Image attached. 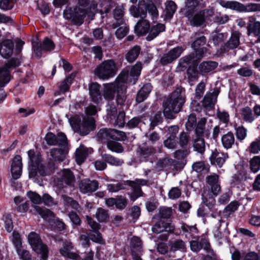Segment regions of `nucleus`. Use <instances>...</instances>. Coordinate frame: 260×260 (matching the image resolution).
Listing matches in <instances>:
<instances>
[{"label":"nucleus","instance_id":"nucleus-17","mask_svg":"<svg viewBox=\"0 0 260 260\" xmlns=\"http://www.w3.org/2000/svg\"><path fill=\"white\" fill-rule=\"evenodd\" d=\"M186 16L192 26H200L205 21V13L203 11L194 14V11L187 10Z\"/></svg>","mask_w":260,"mask_h":260},{"label":"nucleus","instance_id":"nucleus-41","mask_svg":"<svg viewBox=\"0 0 260 260\" xmlns=\"http://www.w3.org/2000/svg\"><path fill=\"white\" fill-rule=\"evenodd\" d=\"M166 26L165 24L158 23L153 26L150 30L148 35L146 37V39L148 41H150L155 38L160 32L165 30Z\"/></svg>","mask_w":260,"mask_h":260},{"label":"nucleus","instance_id":"nucleus-20","mask_svg":"<svg viewBox=\"0 0 260 260\" xmlns=\"http://www.w3.org/2000/svg\"><path fill=\"white\" fill-rule=\"evenodd\" d=\"M125 12L124 6L122 4L117 5L113 10V15L116 23L112 24V27L116 28L118 26H120L123 24H125V19L124 15Z\"/></svg>","mask_w":260,"mask_h":260},{"label":"nucleus","instance_id":"nucleus-39","mask_svg":"<svg viewBox=\"0 0 260 260\" xmlns=\"http://www.w3.org/2000/svg\"><path fill=\"white\" fill-rule=\"evenodd\" d=\"M126 88L127 86L124 82L118 86L116 95V102L118 105L122 106L124 104L127 97Z\"/></svg>","mask_w":260,"mask_h":260},{"label":"nucleus","instance_id":"nucleus-47","mask_svg":"<svg viewBox=\"0 0 260 260\" xmlns=\"http://www.w3.org/2000/svg\"><path fill=\"white\" fill-rule=\"evenodd\" d=\"M170 246V252L174 253L176 251H185L186 245L182 240H177L174 241H170L168 243Z\"/></svg>","mask_w":260,"mask_h":260},{"label":"nucleus","instance_id":"nucleus-62","mask_svg":"<svg viewBox=\"0 0 260 260\" xmlns=\"http://www.w3.org/2000/svg\"><path fill=\"white\" fill-rule=\"evenodd\" d=\"M107 146L108 148L115 152L121 153L123 151V148L121 145L114 141H109L107 142Z\"/></svg>","mask_w":260,"mask_h":260},{"label":"nucleus","instance_id":"nucleus-33","mask_svg":"<svg viewBox=\"0 0 260 260\" xmlns=\"http://www.w3.org/2000/svg\"><path fill=\"white\" fill-rule=\"evenodd\" d=\"M100 88V85L97 83H92L89 85V95L92 101L95 103L98 104L102 100Z\"/></svg>","mask_w":260,"mask_h":260},{"label":"nucleus","instance_id":"nucleus-27","mask_svg":"<svg viewBox=\"0 0 260 260\" xmlns=\"http://www.w3.org/2000/svg\"><path fill=\"white\" fill-rule=\"evenodd\" d=\"M206 181L211 187L210 191H212L213 195L215 196H217L221 191V187L219 184L218 175L216 174H213L207 176Z\"/></svg>","mask_w":260,"mask_h":260},{"label":"nucleus","instance_id":"nucleus-48","mask_svg":"<svg viewBox=\"0 0 260 260\" xmlns=\"http://www.w3.org/2000/svg\"><path fill=\"white\" fill-rule=\"evenodd\" d=\"M181 229L183 234L188 238L191 237L194 239L198 236L196 235L198 233V229L195 226H189L184 224L181 226Z\"/></svg>","mask_w":260,"mask_h":260},{"label":"nucleus","instance_id":"nucleus-15","mask_svg":"<svg viewBox=\"0 0 260 260\" xmlns=\"http://www.w3.org/2000/svg\"><path fill=\"white\" fill-rule=\"evenodd\" d=\"M183 51L181 46H177L170 50L168 53L164 54L161 57L160 62L162 65L171 63L178 58Z\"/></svg>","mask_w":260,"mask_h":260},{"label":"nucleus","instance_id":"nucleus-23","mask_svg":"<svg viewBox=\"0 0 260 260\" xmlns=\"http://www.w3.org/2000/svg\"><path fill=\"white\" fill-rule=\"evenodd\" d=\"M247 29L248 35L257 37V41L260 43V21L254 17H249Z\"/></svg>","mask_w":260,"mask_h":260},{"label":"nucleus","instance_id":"nucleus-52","mask_svg":"<svg viewBox=\"0 0 260 260\" xmlns=\"http://www.w3.org/2000/svg\"><path fill=\"white\" fill-rule=\"evenodd\" d=\"M186 75L189 83L197 81L199 77V72L194 66H189L187 70Z\"/></svg>","mask_w":260,"mask_h":260},{"label":"nucleus","instance_id":"nucleus-56","mask_svg":"<svg viewBox=\"0 0 260 260\" xmlns=\"http://www.w3.org/2000/svg\"><path fill=\"white\" fill-rule=\"evenodd\" d=\"M129 12L135 18H145L147 15L146 12L144 10L133 5L129 8Z\"/></svg>","mask_w":260,"mask_h":260},{"label":"nucleus","instance_id":"nucleus-35","mask_svg":"<svg viewBox=\"0 0 260 260\" xmlns=\"http://www.w3.org/2000/svg\"><path fill=\"white\" fill-rule=\"evenodd\" d=\"M218 63L214 61H205L199 65V70L203 75L213 71L218 67Z\"/></svg>","mask_w":260,"mask_h":260},{"label":"nucleus","instance_id":"nucleus-12","mask_svg":"<svg viewBox=\"0 0 260 260\" xmlns=\"http://www.w3.org/2000/svg\"><path fill=\"white\" fill-rule=\"evenodd\" d=\"M126 182V184L132 188V199L135 200L137 198L143 196V192L142 191L141 186L147 185L148 181L146 179H136L134 181L127 180Z\"/></svg>","mask_w":260,"mask_h":260},{"label":"nucleus","instance_id":"nucleus-61","mask_svg":"<svg viewBox=\"0 0 260 260\" xmlns=\"http://www.w3.org/2000/svg\"><path fill=\"white\" fill-rule=\"evenodd\" d=\"M248 151L253 154H257L260 152V137H258L251 142L248 147Z\"/></svg>","mask_w":260,"mask_h":260},{"label":"nucleus","instance_id":"nucleus-4","mask_svg":"<svg viewBox=\"0 0 260 260\" xmlns=\"http://www.w3.org/2000/svg\"><path fill=\"white\" fill-rule=\"evenodd\" d=\"M217 4L225 9L239 12L260 11V4L249 3L246 5L235 1L217 0Z\"/></svg>","mask_w":260,"mask_h":260},{"label":"nucleus","instance_id":"nucleus-54","mask_svg":"<svg viewBox=\"0 0 260 260\" xmlns=\"http://www.w3.org/2000/svg\"><path fill=\"white\" fill-rule=\"evenodd\" d=\"M111 122L115 125L119 127L124 126L125 121V113L123 111H120L119 113L114 116V118L110 119Z\"/></svg>","mask_w":260,"mask_h":260},{"label":"nucleus","instance_id":"nucleus-5","mask_svg":"<svg viewBox=\"0 0 260 260\" xmlns=\"http://www.w3.org/2000/svg\"><path fill=\"white\" fill-rule=\"evenodd\" d=\"M118 66L113 59L103 61L94 70V74L99 78L108 79L114 77L117 73Z\"/></svg>","mask_w":260,"mask_h":260},{"label":"nucleus","instance_id":"nucleus-2","mask_svg":"<svg viewBox=\"0 0 260 260\" xmlns=\"http://www.w3.org/2000/svg\"><path fill=\"white\" fill-rule=\"evenodd\" d=\"M70 124L74 131L82 136L88 135L95 128V120L92 117L86 116L82 122L78 116H75L69 119Z\"/></svg>","mask_w":260,"mask_h":260},{"label":"nucleus","instance_id":"nucleus-19","mask_svg":"<svg viewBox=\"0 0 260 260\" xmlns=\"http://www.w3.org/2000/svg\"><path fill=\"white\" fill-rule=\"evenodd\" d=\"M80 191L83 193H89L94 192L99 187L98 181L84 179L79 183Z\"/></svg>","mask_w":260,"mask_h":260},{"label":"nucleus","instance_id":"nucleus-63","mask_svg":"<svg viewBox=\"0 0 260 260\" xmlns=\"http://www.w3.org/2000/svg\"><path fill=\"white\" fill-rule=\"evenodd\" d=\"M197 118L195 114H190L187 119V121L185 123V127L187 131H191L197 125Z\"/></svg>","mask_w":260,"mask_h":260},{"label":"nucleus","instance_id":"nucleus-11","mask_svg":"<svg viewBox=\"0 0 260 260\" xmlns=\"http://www.w3.org/2000/svg\"><path fill=\"white\" fill-rule=\"evenodd\" d=\"M32 46L37 57L40 58L42 56V51H51L55 48L53 42L48 38H45L42 43L32 42Z\"/></svg>","mask_w":260,"mask_h":260},{"label":"nucleus","instance_id":"nucleus-55","mask_svg":"<svg viewBox=\"0 0 260 260\" xmlns=\"http://www.w3.org/2000/svg\"><path fill=\"white\" fill-rule=\"evenodd\" d=\"M227 36L226 33L214 32L210 38L215 45H218L226 39Z\"/></svg>","mask_w":260,"mask_h":260},{"label":"nucleus","instance_id":"nucleus-59","mask_svg":"<svg viewBox=\"0 0 260 260\" xmlns=\"http://www.w3.org/2000/svg\"><path fill=\"white\" fill-rule=\"evenodd\" d=\"M125 182H116L114 183L108 184L107 185V190L110 192H116L126 188Z\"/></svg>","mask_w":260,"mask_h":260},{"label":"nucleus","instance_id":"nucleus-34","mask_svg":"<svg viewBox=\"0 0 260 260\" xmlns=\"http://www.w3.org/2000/svg\"><path fill=\"white\" fill-rule=\"evenodd\" d=\"M219 93L218 89L214 90L212 93H207L203 100V106L206 108H212L214 106Z\"/></svg>","mask_w":260,"mask_h":260},{"label":"nucleus","instance_id":"nucleus-6","mask_svg":"<svg viewBox=\"0 0 260 260\" xmlns=\"http://www.w3.org/2000/svg\"><path fill=\"white\" fill-rule=\"evenodd\" d=\"M28 241L32 249L37 253H40V260H47L49 250L47 245L43 243L40 236L34 232H31L28 235Z\"/></svg>","mask_w":260,"mask_h":260},{"label":"nucleus","instance_id":"nucleus-45","mask_svg":"<svg viewBox=\"0 0 260 260\" xmlns=\"http://www.w3.org/2000/svg\"><path fill=\"white\" fill-rule=\"evenodd\" d=\"M27 154L30 160V165L32 168V169H38L42 161L41 156L39 155H36L34 151L32 150H28Z\"/></svg>","mask_w":260,"mask_h":260},{"label":"nucleus","instance_id":"nucleus-7","mask_svg":"<svg viewBox=\"0 0 260 260\" xmlns=\"http://www.w3.org/2000/svg\"><path fill=\"white\" fill-rule=\"evenodd\" d=\"M142 69V63L137 62L135 65L124 69L118 75V80L125 83L129 80L134 84L138 79Z\"/></svg>","mask_w":260,"mask_h":260},{"label":"nucleus","instance_id":"nucleus-51","mask_svg":"<svg viewBox=\"0 0 260 260\" xmlns=\"http://www.w3.org/2000/svg\"><path fill=\"white\" fill-rule=\"evenodd\" d=\"M75 77V74H71L60 83L59 87L60 92L64 93L69 90Z\"/></svg>","mask_w":260,"mask_h":260},{"label":"nucleus","instance_id":"nucleus-16","mask_svg":"<svg viewBox=\"0 0 260 260\" xmlns=\"http://www.w3.org/2000/svg\"><path fill=\"white\" fill-rule=\"evenodd\" d=\"M45 140L49 145L64 146L67 144V137L62 133H58L57 136L52 133H48L45 136Z\"/></svg>","mask_w":260,"mask_h":260},{"label":"nucleus","instance_id":"nucleus-18","mask_svg":"<svg viewBox=\"0 0 260 260\" xmlns=\"http://www.w3.org/2000/svg\"><path fill=\"white\" fill-rule=\"evenodd\" d=\"M228 157L229 155L227 153L221 152L215 149L212 151L209 159L212 165L217 166L221 168Z\"/></svg>","mask_w":260,"mask_h":260},{"label":"nucleus","instance_id":"nucleus-14","mask_svg":"<svg viewBox=\"0 0 260 260\" xmlns=\"http://www.w3.org/2000/svg\"><path fill=\"white\" fill-rule=\"evenodd\" d=\"M122 83L123 82L118 80L117 77L114 82L105 84L103 93L104 99L107 101H112L115 98L116 92L118 91V86L121 85Z\"/></svg>","mask_w":260,"mask_h":260},{"label":"nucleus","instance_id":"nucleus-58","mask_svg":"<svg viewBox=\"0 0 260 260\" xmlns=\"http://www.w3.org/2000/svg\"><path fill=\"white\" fill-rule=\"evenodd\" d=\"M111 129L103 128L101 129L97 134V137L102 141H111Z\"/></svg>","mask_w":260,"mask_h":260},{"label":"nucleus","instance_id":"nucleus-10","mask_svg":"<svg viewBox=\"0 0 260 260\" xmlns=\"http://www.w3.org/2000/svg\"><path fill=\"white\" fill-rule=\"evenodd\" d=\"M86 218L88 224L92 229V230L88 233L90 240L99 244H104V240L102 238V235L99 232L100 225L88 215L86 216Z\"/></svg>","mask_w":260,"mask_h":260},{"label":"nucleus","instance_id":"nucleus-24","mask_svg":"<svg viewBox=\"0 0 260 260\" xmlns=\"http://www.w3.org/2000/svg\"><path fill=\"white\" fill-rule=\"evenodd\" d=\"M207 119L205 118H201L197 123L194 129L195 137H205L208 139L210 136V130L206 128Z\"/></svg>","mask_w":260,"mask_h":260},{"label":"nucleus","instance_id":"nucleus-32","mask_svg":"<svg viewBox=\"0 0 260 260\" xmlns=\"http://www.w3.org/2000/svg\"><path fill=\"white\" fill-rule=\"evenodd\" d=\"M92 152L91 149H89L83 145H81L76 149L75 153V159L78 165L82 164L86 159L89 153Z\"/></svg>","mask_w":260,"mask_h":260},{"label":"nucleus","instance_id":"nucleus-1","mask_svg":"<svg viewBox=\"0 0 260 260\" xmlns=\"http://www.w3.org/2000/svg\"><path fill=\"white\" fill-rule=\"evenodd\" d=\"M185 99L184 89L181 87H177L163 102L164 116L167 119H174L175 114L181 110Z\"/></svg>","mask_w":260,"mask_h":260},{"label":"nucleus","instance_id":"nucleus-50","mask_svg":"<svg viewBox=\"0 0 260 260\" xmlns=\"http://www.w3.org/2000/svg\"><path fill=\"white\" fill-rule=\"evenodd\" d=\"M132 253H142V247L141 240L137 237H133L131 241Z\"/></svg>","mask_w":260,"mask_h":260},{"label":"nucleus","instance_id":"nucleus-42","mask_svg":"<svg viewBox=\"0 0 260 260\" xmlns=\"http://www.w3.org/2000/svg\"><path fill=\"white\" fill-rule=\"evenodd\" d=\"M152 89L150 84H145L139 90L136 96V101L140 103L144 101L148 96Z\"/></svg>","mask_w":260,"mask_h":260},{"label":"nucleus","instance_id":"nucleus-53","mask_svg":"<svg viewBox=\"0 0 260 260\" xmlns=\"http://www.w3.org/2000/svg\"><path fill=\"white\" fill-rule=\"evenodd\" d=\"M166 17L168 19L172 18L176 11L177 5L173 1H169L166 3Z\"/></svg>","mask_w":260,"mask_h":260},{"label":"nucleus","instance_id":"nucleus-43","mask_svg":"<svg viewBox=\"0 0 260 260\" xmlns=\"http://www.w3.org/2000/svg\"><path fill=\"white\" fill-rule=\"evenodd\" d=\"M241 116L242 120L247 123H251L255 120L252 109L248 106L241 109Z\"/></svg>","mask_w":260,"mask_h":260},{"label":"nucleus","instance_id":"nucleus-3","mask_svg":"<svg viewBox=\"0 0 260 260\" xmlns=\"http://www.w3.org/2000/svg\"><path fill=\"white\" fill-rule=\"evenodd\" d=\"M87 0H78L81 7L67 8L63 11V17L66 19L71 20L74 24L80 25L83 22V19L88 12L84 8L83 5Z\"/></svg>","mask_w":260,"mask_h":260},{"label":"nucleus","instance_id":"nucleus-64","mask_svg":"<svg viewBox=\"0 0 260 260\" xmlns=\"http://www.w3.org/2000/svg\"><path fill=\"white\" fill-rule=\"evenodd\" d=\"M250 167L253 173H256L260 170V156H255L251 159Z\"/></svg>","mask_w":260,"mask_h":260},{"label":"nucleus","instance_id":"nucleus-8","mask_svg":"<svg viewBox=\"0 0 260 260\" xmlns=\"http://www.w3.org/2000/svg\"><path fill=\"white\" fill-rule=\"evenodd\" d=\"M20 59L12 58L10 59L4 67L0 69V86H5L10 80L9 69L14 68L20 64Z\"/></svg>","mask_w":260,"mask_h":260},{"label":"nucleus","instance_id":"nucleus-57","mask_svg":"<svg viewBox=\"0 0 260 260\" xmlns=\"http://www.w3.org/2000/svg\"><path fill=\"white\" fill-rule=\"evenodd\" d=\"M34 209L37 213L44 219L54 217V213L48 209L40 207L38 206H35Z\"/></svg>","mask_w":260,"mask_h":260},{"label":"nucleus","instance_id":"nucleus-9","mask_svg":"<svg viewBox=\"0 0 260 260\" xmlns=\"http://www.w3.org/2000/svg\"><path fill=\"white\" fill-rule=\"evenodd\" d=\"M241 34L238 31H235L232 32L231 37L228 41L221 46L217 52L219 55H223L225 53H230V50H234L237 48L240 44V38Z\"/></svg>","mask_w":260,"mask_h":260},{"label":"nucleus","instance_id":"nucleus-25","mask_svg":"<svg viewBox=\"0 0 260 260\" xmlns=\"http://www.w3.org/2000/svg\"><path fill=\"white\" fill-rule=\"evenodd\" d=\"M139 157L144 161L151 160L155 153V149L152 146H147L143 144L139 147Z\"/></svg>","mask_w":260,"mask_h":260},{"label":"nucleus","instance_id":"nucleus-36","mask_svg":"<svg viewBox=\"0 0 260 260\" xmlns=\"http://www.w3.org/2000/svg\"><path fill=\"white\" fill-rule=\"evenodd\" d=\"M221 141L222 146L225 149L232 148L234 145L237 144L234 135L231 132H229L223 135L221 137Z\"/></svg>","mask_w":260,"mask_h":260},{"label":"nucleus","instance_id":"nucleus-49","mask_svg":"<svg viewBox=\"0 0 260 260\" xmlns=\"http://www.w3.org/2000/svg\"><path fill=\"white\" fill-rule=\"evenodd\" d=\"M140 50V47L138 46H135L131 48L125 55L127 61L129 62H134L138 58Z\"/></svg>","mask_w":260,"mask_h":260},{"label":"nucleus","instance_id":"nucleus-46","mask_svg":"<svg viewBox=\"0 0 260 260\" xmlns=\"http://www.w3.org/2000/svg\"><path fill=\"white\" fill-rule=\"evenodd\" d=\"M102 157L104 161L112 166L119 167L122 166L124 163L123 159L114 157L109 154H103Z\"/></svg>","mask_w":260,"mask_h":260},{"label":"nucleus","instance_id":"nucleus-21","mask_svg":"<svg viewBox=\"0 0 260 260\" xmlns=\"http://www.w3.org/2000/svg\"><path fill=\"white\" fill-rule=\"evenodd\" d=\"M59 181L61 184H65L70 187H74L76 178L73 172L69 169H64L60 173Z\"/></svg>","mask_w":260,"mask_h":260},{"label":"nucleus","instance_id":"nucleus-44","mask_svg":"<svg viewBox=\"0 0 260 260\" xmlns=\"http://www.w3.org/2000/svg\"><path fill=\"white\" fill-rule=\"evenodd\" d=\"M67 151L61 148H53L50 150V155L55 162H61L64 160Z\"/></svg>","mask_w":260,"mask_h":260},{"label":"nucleus","instance_id":"nucleus-22","mask_svg":"<svg viewBox=\"0 0 260 260\" xmlns=\"http://www.w3.org/2000/svg\"><path fill=\"white\" fill-rule=\"evenodd\" d=\"M73 248L72 242L66 240L63 243V247L59 250L60 253L66 258L73 260H81L80 256L78 254L71 251Z\"/></svg>","mask_w":260,"mask_h":260},{"label":"nucleus","instance_id":"nucleus-26","mask_svg":"<svg viewBox=\"0 0 260 260\" xmlns=\"http://www.w3.org/2000/svg\"><path fill=\"white\" fill-rule=\"evenodd\" d=\"M107 6L106 0H92L90 6V11L88 12L87 15L92 17L98 11H106Z\"/></svg>","mask_w":260,"mask_h":260},{"label":"nucleus","instance_id":"nucleus-37","mask_svg":"<svg viewBox=\"0 0 260 260\" xmlns=\"http://www.w3.org/2000/svg\"><path fill=\"white\" fill-rule=\"evenodd\" d=\"M213 194L212 191L207 188L204 189L202 193L203 202L210 210L214 207L216 202Z\"/></svg>","mask_w":260,"mask_h":260},{"label":"nucleus","instance_id":"nucleus-28","mask_svg":"<svg viewBox=\"0 0 260 260\" xmlns=\"http://www.w3.org/2000/svg\"><path fill=\"white\" fill-rule=\"evenodd\" d=\"M14 43L11 40L3 41L0 44V54L4 58H9L12 54Z\"/></svg>","mask_w":260,"mask_h":260},{"label":"nucleus","instance_id":"nucleus-40","mask_svg":"<svg viewBox=\"0 0 260 260\" xmlns=\"http://www.w3.org/2000/svg\"><path fill=\"white\" fill-rule=\"evenodd\" d=\"M193 150L201 154H203L205 151V141L203 137H194L192 141Z\"/></svg>","mask_w":260,"mask_h":260},{"label":"nucleus","instance_id":"nucleus-31","mask_svg":"<svg viewBox=\"0 0 260 260\" xmlns=\"http://www.w3.org/2000/svg\"><path fill=\"white\" fill-rule=\"evenodd\" d=\"M150 29V22L144 18L140 19L135 26V32L139 36H142L148 33Z\"/></svg>","mask_w":260,"mask_h":260},{"label":"nucleus","instance_id":"nucleus-29","mask_svg":"<svg viewBox=\"0 0 260 260\" xmlns=\"http://www.w3.org/2000/svg\"><path fill=\"white\" fill-rule=\"evenodd\" d=\"M22 167L21 157L20 155H16L14 158L11 165V174L14 179H17L20 177Z\"/></svg>","mask_w":260,"mask_h":260},{"label":"nucleus","instance_id":"nucleus-13","mask_svg":"<svg viewBox=\"0 0 260 260\" xmlns=\"http://www.w3.org/2000/svg\"><path fill=\"white\" fill-rule=\"evenodd\" d=\"M190 247L193 252H198L202 248L206 251H209L211 246L206 236L202 235L197 236L196 239L191 240L190 242Z\"/></svg>","mask_w":260,"mask_h":260},{"label":"nucleus","instance_id":"nucleus-30","mask_svg":"<svg viewBox=\"0 0 260 260\" xmlns=\"http://www.w3.org/2000/svg\"><path fill=\"white\" fill-rule=\"evenodd\" d=\"M175 228L171 223L159 220L152 227V231L156 234L165 232H172Z\"/></svg>","mask_w":260,"mask_h":260},{"label":"nucleus","instance_id":"nucleus-38","mask_svg":"<svg viewBox=\"0 0 260 260\" xmlns=\"http://www.w3.org/2000/svg\"><path fill=\"white\" fill-rule=\"evenodd\" d=\"M195 60L194 53H191L188 55L183 56L179 59L177 69L180 71H183L186 69L189 64Z\"/></svg>","mask_w":260,"mask_h":260},{"label":"nucleus","instance_id":"nucleus-60","mask_svg":"<svg viewBox=\"0 0 260 260\" xmlns=\"http://www.w3.org/2000/svg\"><path fill=\"white\" fill-rule=\"evenodd\" d=\"M95 217L100 222H106L109 218V216L107 210L99 208L97 209L95 213Z\"/></svg>","mask_w":260,"mask_h":260}]
</instances>
